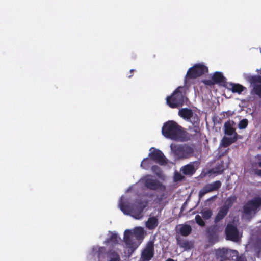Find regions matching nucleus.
<instances>
[{"instance_id": "1", "label": "nucleus", "mask_w": 261, "mask_h": 261, "mask_svg": "<svg viewBox=\"0 0 261 261\" xmlns=\"http://www.w3.org/2000/svg\"><path fill=\"white\" fill-rule=\"evenodd\" d=\"M147 204V201L141 200L136 201L132 205L125 204L121 198L119 205L121 211L124 214L130 215L136 219H141L143 216V212Z\"/></svg>"}, {"instance_id": "2", "label": "nucleus", "mask_w": 261, "mask_h": 261, "mask_svg": "<svg viewBox=\"0 0 261 261\" xmlns=\"http://www.w3.org/2000/svg\"><path fill=\"white\" fill-rule=\"evenodd\" d=\"M144 232L142 227H136L133 232L126 230L124 233L123 241L127 247L134 251L140 245L141 240L144 238Z\"/></svg>"}, {"instance_id": "3", "label": "nucleus", "mask_w": 261, "mask_h": 261, "mask_svg": "<svg viewBox=\"0 0 261 261\" xmlns=\"http://www.w3.org/2000/svg\"><path fill=\"white\" fill-rule=\"evenodd\" d=\"M162 132L165 137L174 140L182 141L185 138V132L174 121L166 122L162 127Z\"/></svg>"}, {"instance_id": "4", "label": "nucleus", "mask_w": 261, "mask_h": 261, "mask_svg": "<svg viewBox=\"0 0 261 261\" xmlns=\"http://www.w3.org/2000/svg\"><path fill=\"white\" fill-rule=\"evenodd\" d=\"M187 100L185 88L184 87L179 86L171 96L166 98V102L170 108H176L182 106Z\"/></svg>"}, {"instance_id": "5", "label": "nucleus", "mask_w": 261, "mask_h": 261, "mask_svg": "<svg viewBox=\"0 0 261 261\" xmlns=\"http://www.w3.org/2000/svg\"><path fill=\"white\" fill-rule=\"evenodd\" d=\"M170 147L175 156L179 159H188L194 155V148L191 145L171 144Z\"/></svg>"}, {"instance_id": "6", "label": "nucleus", "mask_w": 261, "mask_h": 261, "mask_svg": "<svg viewBox=\"0 0 261 261\" xmlns=\"http://www.w3.org/2000/svg\"><path fill=\"white\" fill-rule=\"evenodd\" d=\"M208 72L207 67L201 64H196L190 68L185 77V83H187L189 79H196Z\"/></svg>"}, {"instance_id": "7", "label": "nucleus", "mask_w": 261, "mask_h": 261, "mask_svg": "<svg viewBox=\"0 0 261 261\" xmlns=\"http://www.w3.org/2000/svg\"><path fill=\"white\" fill-rule=\"evenodd\" d=\"M142 181L144 186L149 190L164 191L165 189V187L162 182L157 179H153L150 175H147L143 178Z\"/></svg>"}, {"instance_id": "8", "label": "nucleus", "mask_w": 261, "mask_h": 261, "mask_svg": "<svg viewBox=\"0 0 261 261\" xmlns=\"http://www.w3.org/2000/svg\"><path fill=\"white\" fill-rule=\"evenodd\" d=\"M154 254V244L153 241H149L141 253V261H150Z\"/></svg>"}, {"instance_id": "9", "label": "nucleus", "mask_w": 261, "mask_h": 261, "mask_svg": "<svg viewBox=\"0 0 261 261\" xmlns=\"http://www.w3.org/2000/svg\"><path fill=\"white\" fill-rule=\"evenodd\" d=\"M200 164V162L199 161L191 162L182 166L180 171L185 176H192L195 173Z\"/></svg>"}, {"instance_id": "10", "label": "nucleus", "mask_w": 261, "mask_h": 261, "mask_svg": "<svg viewBox=\"0 0 261 261\" xmlns=\"http://www.w3.org/2000/svg\"><path fill=\"white\" fill-rule=\"evenodd\" d=\"M261 206V198L256 197L249 200L243 206L244 213L247 215H251L252 211H256Z\"/></svg>"}, {"instance_id": "11", "label": "nucleus", "mask_w": 261, "mask_h": 261, "mask_svg": "<svg viewBox=\"0 0 261 261\" xmlns=\"http://www.w3.org/2000/svg\"><path fill=\"white\" fill-rule=\"evenodd\" d=\"M226 239L227 240L237 242L239 240V231L236 226L228 223L225 230Z\"/></svg>"}, {"instance_id": "12", "label": "nucleus", "mask_w": 261, "mask_h": 261, "mask_svg": "<svg viewBox=\"0 0 261 261\" xmlns=\"http://www.w3.org/2000/svg\"><path fill=\"white\" fill-rule=\"evenodd\" d=\"M152 149L153 150L149 154L150 159L161 165L166 164L167 162L163 152L159 149L154 148H151V149Z\"/></svg>"}, {"instance_id": "13", "label": "nucleus", "mask_w": 261, "mask_h": 261, "mask_svg": "<svg viewBox=\"0 0 261 261\" xmlns=\"http://www.w3.org/2000/svg\"><path fill=\"white\" fill-rule=\"evenodd\" d=\"M221 186V182L219 180H217L213 183L206 184L201 190L199 191V197L201 198L206 193L217 190Z\"/></svg>"}, {"instance_id": "14", "label": "nucleus", "mask_w": 261, "mask_h": 261, "mask_svg": "<svg viewBox=\"0 0 261 261\" xmlns=\"http://www.w3.org/2000/svg\"><path fill=\"white\" fill-rule=\"evenodd\" d=\"M234 122L233 120L227 121L224 125V133L226 135L231 136L234 134V136L238 137V134L235 132V129L233 127Z\"/></svg>"}, {"instance_id": "15", "label": "nucleus", "mask_w": 261, "mask_h": 261, "mask_svg": "<svg viewBox=\"0 0 261 261\" xmlns=\"http://www.w3.org/2000/svg\"><path fill=\"white\" fill-rule=\"evenodd\" d=\"M233 250L228 249L227 248H222L218 249L216 251V255L218 257L221 258L222 260H226L231 258L232 252Z\"/></svg>"}, {"instance_id": "16", "label": "nucleus", "mask_w": 261, "mask_h": 261, "mask_svg": "<svg viewBox=\"0 0 261 261\" xmlns=\"http://www.w3.org/2000/svg\"><path fill=\"white\" fill-rule=\"evenodd\" d=\"M212 79L215 84H219L221 86L226 87L227 83L226 81V79L221 72H215L212 76Z\"/></svg>"}, {"instance_id": "17", "label": "nucleus", "mask_w": 261, "mask_h": 261, "mask_svg": "<svg viewBox=\"0 0 261 261\" xmlns=\"http://www.w3.org/2000/svg\"><path fill=\"white\" fill-rule=\"evenodd\" d=\"M228 212L229 211L227 208H225V207H220L217 215L215 218L214 222L215 223H217L223 220L227 215Z\"/></svg>"}, {"instance_id": "18", "label": "nucleus", "mask_w": 261, "mask_h": 261, "mask_svg": "<svg viewBox=\"0 0 261 261\" xmlns=\"http://www.w3.org/2000/svg\"><path fill=\"white\" fill-rule=\"evenodd\" d=\"M178 115L183 119L189 120L192 117L193 113L191 109L185 108L179 109Z\"/></svg>"}, {"instance_id": "19", "label": "nucleus", "mask_w": 261, "mask_h": 261, "mask_svg": "<svg viewBox=\"0 0 261 261\" xmlns=\"http://www.w3.org/2000/svg\"><path fill=\"white\" fill-rule=\"evenodd\" d=\"M228 89L231 90L233 93L241 94L243 91L246 90V88L239 84L229 83V87H226Z\"/></svg>"}, {"instance_id": "20", "label": "nucleus", "mask_w": 261, "mask_h": 261, "mask_svg": "<svg viewBox=\"0 0 261 261\" xmlns=\"http://www.w3.org/2000/svg\"><path fill=\"white\" fill-rule=\"evenodd\" d=\"M158 224V219L155 217H151L148 219L146 225L149 230H152L157 227Z\"/></svg>"}, {"instance_id": "21", "label": "nucleus", "mask_w": 261, "mask_h": 261, "mask_svg": "<svg viewBox=\"0 0 261 261\" xmlns=\"http://www.w3.org/2000/svg\"><path fill=\"white\" fill-rule=\"evenodd\" d=\"M179 232L182 236H188L192 231L191 227L188 224H182L178 229Z\"/></svg>"}, {"instance_id": "22", "label": "nucleus", "mask_w": 261, "mask_h": 261, "mask_svg": "<svg viewBox=\"0 0 261 261\" xmlns=\"http://www.w3.org/2000/svg\"><path fill=\"white\" fill-rule=\"evenodd\" d=\"M120 238L115 233H112L111 236L108 238L105 242L107 244H111L112 245H116L119 244Z\"/></svg>"}, {"instance_id": "23", "label": "nucleus", "mask_w": 261, "mask_h": 261, "mask_svg": "<svg viewBox=\"0 0 261 261\" xmlns=\"http://www.w3.org/2000/svg\"><path fill=\"white\" fill-rule=\"evenodd\" d=\"M237 140L236 136H233L232 138H228L224 137L221 141V145L224 147H227L231 144L235 142Z\"/></svg>"}, {"instance_id": "24", "label": "nucleus", "mask_w": 261, "mask_h": 261, "mask_svg": "<svg viewBox=\"0 0 261 261\" xmlns=\"http://www.w3.org/2000/svg\"><path fill=\"white\" fill-rule=\"evenodd\" d=\"M177 244L181 248L185 250H188L193 247V244L187 240H179L177 239Z\"/></svg>"}, {"instance_id": "25", "label": "nucleus", "mask_w": 261, "mask_h": 261, "mask_svg": "<svg viewBox=\"0 0 261 261\" xmlns=\"http://www.w3.org/2000/svg\"><path fill=\"white\" fill-rule=\"evenodd\" d=\"M237 200V197L235 195H231L228 197L226 200L225 201L224 203L223 207H225L229 211L230 208H231L233 203L236 202Z\"/></svg>"}, {"instance_id": "26", "label": "nucleus", "mask_w": 261, "mask_h": 261, "mask_svg": "<svg viewBox=\"0 0 261 261\" xmlns=\"http://www.w3.org/2000/svg\"><path fill=\"white\" fill-rule=\"evenodd\" d=\"M202 217L205 220H208L210 219L213 215V212L212 210L210 208H203L201 211L200 212Z\"/></svg>"}, {"instance_id": "27", "label": "nucleus", "mask_w": 261, "mask_h": 261, "mask_svg": "<svg viewBox=\"0 0 261 261\" xmlns=\"http://www.w3.org/2000/svg\"><path fill=\"white\" fill-rule=\"evenodd\" d=\"M251 94L256 95L261 98V83L258 84L254 85L251 91Z\"/></svg>"}, {"instance_id": "28", "label": "nucleus", "mask_w": 261, "mask_h": 261, "mask_svg": "<svg viewBox=\"0 0 261 261\" xmlns=\"http://www.w3.org/2000/svg\"><path fill=\"white\" fill-rule=\"evenodd\" d=\"M249 81L253 87L254 85L261 83V77L257 75L251 76L249 78Z\"/></svg>"}, {"instance_id": "29", "label": "nucleus", "mask_w": 261, "mask_h": 261, "mask_svg": "<svg viewBox=\"0 0 261 261\" xmlns=\"http://www.w3.org/2000/svg\"><path fill=\"white\" fill-rule=\"evenodd\" d=\"M214 172L217 174H221L224 170V163L221 161L220 164L217 165L214 168Z\"/></svg>"}, {"instance_id": "30", "label": "nucleus", "mask_w": 261, "mask_h": 261, "mask_svg": "<svg viewBox=\"0 0 261 261\" xmlns=\"http://www.w3.org/2000/svg\"><path fill=\"white\" fill-rule=\"evenodd\" d=\"M231 259L236 261H245L244 258L242 256H239L238 252L237 250H232Z\"/></svg>"}, {"instance_id": "31", "label": "nucleus", "mask_w": 261, "mask_h": 261, "mask_svg": "<svg viewBox=\"0 0 261 261\" xmlns=\"http://www.w3.org/2000/svg\"><path fill=\"white\" fill-rule=\"evenodd\" d=\"M185 177L184 175H182L180 173L175 171L173 176V180L174 182H178L184 180Z\"/></svg>"}, {"instance_id": "32", "label": "nucleus", "mask_w": 261, "mask_h": 261, "mask_svg": "<svg viewBox=\"0 0 261 261\" xmlns=\"http://www.w3.org/2000/svg\"><path fill=\"white\" fill-rule=\"evenodd\" d=\"M109 258L110 261H120V256L114 251L110 253Z\"/></svg>"}, {"instance_id": "33", "label": "nucleus", "mask_w": 261, "mask_h": 261, "mask_svg": "<svg viewBox=\"0 0 261 261\" xmlns=\"http://www.w3.org/2000/svg\"><path fill=\"white\" fill-rule=\"evenodd\" d=\"M151 164V162L148 158H146L143 160L141 163V167L145 169H147Z\"/></svg>"}, {"instance_id": "34", "label": "nucleus", "mask_w": 261, "mask_h": 261, "mask_svg": "<svg viewBox=\"0 0 261 261\" xmlns=\"http://www.w3.org/2000/svg\"><path fill=\"white\" fill-rule=\"evenodd\" d=\"M248 124V121L247 119H243L240 121L238 124V127L240 129L246 128Z\"/></svg>"}, {"instance_id": "35", "label": "nucleus", "mask_w": 261, "mask_h": 261, "mask_svg": "<svg viewBox=\"0 0 261 261\" xmlns=\"http://www.w3.org/2000/svg\"><path fill=\"white\" fill-rule=\"evenodd\" d=\"M195 219L196 223L200 226L203 227L205 225V222L203 221L202 217L200 215H196Z\"/></svg>"}, {"instance_id": "36", "label": "nucleus", "mask_w": 261, "mask_h": 261, "mask_svg": "<svg viewBox=\"0 0 261 261\" xmlns=\"http://www.w3.org/2000/svg\"><path fill=\"white\" fill-rule=\"evenodd\" d=\"M151 171L154 173L156 175L160 176L162 173V170L161 168L157 165H153L151 167Z\"/></svg>"}, {"instance_id": "37", "label": "nucleus", "mask_w": 261, "mask_h": 261, "mask_svg": "<svg viewBox=\"0 0 261 261\" xmlns=\"http://www.w3.org/2000/svg\"><path fill=\"white\" fill-rule=\"evenodd\" d=\"M254 249L258 253L261 252V238L256 240L254 244Z\"/></svg>"}, {"instance_id": "38", "label": "nucleus", "mask_w": 261, "mask_h": 261, "mask_svg": "<svg viewBox=\"0 0 261 261\" xmlns=\"http://www.w3.org/2000/svg\"><path fill=\"white\" fill-rule=\"evenodd\" d=\"M203 83L204 84L210 86L215 84V83L212 79V80H203Z\"/></svg>"}, {"instance_id": "39", "label": "nucleus", "mask_w": 261, "mask_h": 261, "mask_svg": "<svg viewBox=\"0 0 261 261\" xmlns=\"http://www.w3.org/2000/svg\"><path fill=\"white\" fill-rule=\"evenodd\" d=\"M256 159L257 160L256 164L258 167H261V153L256 156Z\"/></svg>"}, {"instance_id": "40", "label": "nucleus", "mask_w": 261, "mask_h": 261, "mask_svg": "<svg viewBox=\"0 0 261 261\" xmlns=\"http://www.w3.org/2000/svg\"><path fill=\"white\" fill-rule=\"evenodd\" d=\"M253 171L255 175L261 177V169H254Z\"/></svg>"}, {"instance_id": "41", "label": "nucleus", "mask_w": 261, "mask_h": 261, "mask_svg": "<svg viewBox=\"0 0 261 261\" xmlns=\"http://www.w3.org/2000/svg\"><path fill=\"white\" fill-rule=\"evenodd\" d=\"M193 130L196 134H200V128L198 126H194Z\"/></svg>"}, {"instance_id": "42", "label": "nucleus", "mask_w": 261, "mask_h": 261, "mask_svg": "<svg viewBox=\"0 0 261 261\" xmlns=\"http://www.w3.org/2000/svg\"><path fill=\"white\" fill-rule=\"evenodd\" d=\"M166 261H174L173 259L168 258Z\"/></svg>"}, {"instance_id": "43", "label": "nucleus", "mask_w": 261, "mask_h": 261, "mask_svg": "<svg viewBox=\"0 0 261 261\" xmlns=\"http://www.w3.org/2000/svg\"><path fill=\"white\" fill-rule=\"evenodd\" d=\"M132 76H133V75H132V74L127 76V77H128V78H130V77H132Z\"/></svg>"}, {"instance_id": "44", "label": "nucleus", "mask_w": 261, "mask_h": 261, "mask_svg": "<svg viewBox=\"0 0 261 261\" xmlns=\"http://www.w3.org/2000/svg\"><path fill=\"white\" fill-rule=\"evenodd\" d=\"M134 71H135V70H134V69H131V70H130V73H133Z\"/></svg>"}]
</instances>
